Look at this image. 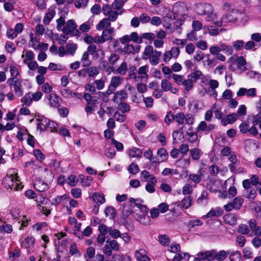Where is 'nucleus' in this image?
Wrapping results in <instances>:
<instances>
[{
    "label": "nucleus",
    "mask_w": 261,
    "mask_h": 261,
    "mask_svg": "<svg viewBox=\"0 0 261 261\" xmlns=\"http://www.w3.org/2000/svg\"><path fill=\"white\" fill-rule=\"evenodd\" d=\"M195 9L199 15L206 16L205 21H213L216 17V14L213 12V6L208 3H200L195 5Z\"/></svg>",
    "instance_id": "obj_1"
},
{
    "label": "nucleus",
    "mask_w": 261,
    "mask_h": 261,
    "mask_svg": "<svg viewBox=\"0 0 261 261\" xmlns=\"http://www.w3.org/2000/svg\"><path fill=\"white\" fill-rule=\"evenodd\" d=\"M19 177L16 174L5 177L3 180V183L5 187L8 189L14 191H18L22 189L20 184Z\"/></svg>",
    "instance_id": "obj_2"
},
{
    "label": "nucleus",
    "mask_w": 261,
    "mask_h": 261,
    "mask_svg": "<svg viewBox=\"0 0 261 261\" xmlns=\"http://www.w3.org/2000/svg\"><path fill=\"white\" fill-rule=\"evenodd\" d=\"M173 119L178 125H183L186 122L188 125H193L194 122L195 116L191 113L185 114L183 112L173 113Z\"/></svg>",
    "instance_id": "obj_3"
},
{
    "label": "nucleus",
    "mask_w": 261,
    "mask_h": 261,
    "mask_svg": "<svg viewBox=\"0 0 261 261\" xmlns=\"http://www.w3.org/2000/svg\"><path fill=\"white\" fill-rule=\"evenodd\" d=\"M120 245L115 240H107L102 248V251L107 256H111L112 250L116 251L119 250Z\"/></svg>",
    "instance_id": "obj_4"
},
{
    "label": "nucleus",
    "mask_w": 261,
    "mask_h": 261,
    "mask_svg": "<svg viewBox=\"0 0 261 261\" xmlns=\"http://www.w3.org/2000/svg\"><path fill=\"white\" fill-rule=\"evenodd\" d=\"M123 82V79L120 76H114L110 81V84L106 92V94L110 95L113 93L117 88Z\"/></svg>",
    "instance_id": "obj_5"
},
{
    "label": "nucleus",
    "mask_w": 261,
    "mask_h": 261,
    "mask_svg": "<svg viewBox=\"0 0 261 261\" xmlns=\"http://www.w3.org/2000/svg\"><path fill=\"white\" fill-rule=\"evenodd\" d=\"M77 24L73 19L68 20L66 25L63 28L62 32L64 34H70L72 36L78 35L79 31L76 29Z\"/></svg>",
    "instance_id": "obj_6"
},
{
    "label": "nucleus",
    "mask_w": 261,
    "mask_h": 261,
    "mask_svg": "<svg viewBox=\"0 0 261 261\" xmlns=\"http://www.w3.org/2000/svg\"><path fill=\"white\" fill-rule=\"evenodd\" d=\"M186 9V7L184 5L179 3L175 4L173 6L172 9V12L174 14V18L175 19L179 16L184 15Z\"/></svg>",
    "instance_id": "obj_7"
},
{
    "label": "nucleus",
    "mask_w": 261,
    "mask_h": 261,
    "mask_svg": "<svg viewBox=\"0 0 261 261\" xmlns=\"http://www.w3.org/2000/svg\"><path fill=\"white\" fill-rule=\"evenodd\" d=\"M197 256L202 260L213 261L215 259V250L199 252Z\"/></svg>",
    "instance_id": "obj_8"
},
{
    "label": "nucleus",
    "mask_w": 261,
    "mask_h": 261,
    "mask_svg": "<svg viewBox=\"0 0 261 261\" xmlns=\"http://www.w3.org/2000/svg\"><path fill=\"white\" fill-rule=\"evenodd\" d=\"M128 98V95L125 90H121L114 93L113 101L118 103L119 102H123Z\"/></svg>",
    "instance_id": "obj_9"
},
{
    "label": "nucleus",
    "mask_w": 261,
    "mask_h": 261,
    "mask_svg": "<svg viewBox=\"0 0 261 261\" xmlns=\"http://www.w3.org/2000/svg\"><path fill=\"white\" fill-rule=\"evenodd\" d=\"M34 187L39 192H43L48 189V185L40 178L36 179L34 183Z\"/></svg>",
    "instance_id": "obj_10"
},
{
    "label": "nucleus",
    "mask_w": 261,
    "mask_h": 261,
    "mask_svg": "<svg viewBox=\"0 0 261 261\" xmlns=\"http://www.w3.org/2000/svg\"><path fill=\"white\" fill-rule=\"evenodd\" d=\"M22 87L21 80L17 79L14 81L13 87L15 94L17 96L20 97L23 95V91Z\"/></svg>",
    "instance_id": "obj_11"
},
{
    "label": "nucleus",
    "mask_w": 261,
    "mask_h": 261,
    "mask_svg": "<svg viewBox=\"0 0 261 261\" xmlns=\"http://www.w3.org/2000/svg\"><path fill=\"white\" fill-rule=\"evenodd\" d=\"M135 256L137 261H150V258L147 255L146 251L142 249L136 250Z\"/></svg>",
    "instance_id": "obj_12"
},
{
    "label": "nucleus",
    "mask_w": 261,
    "mask_h": 261,
    "mask_svg": "<svg viewBox=\"0 0 261 261\" xmlns=\"http://www.w3.org/2000/svg\"><path fill=\"white\" fill-rule=\"evenodd\" d=\"M49 104L53 108H58L60 106V99L59 97L55 94H50L48 96Z\"/></svg>",
    "instance_id": "obj_13"
},
{
    "label": "nucleus",
    "mask_w": 261,
    "mask_h": 261,
    "mask_svg": "<svg viewBox=\"0 0 261 261\" xmlns=\"http://www.w3.org/2000/svg\"><path fill=\"white\" fill-rule=\"evenodd\" d=\"M149 71V68L148 65H144L141 66L137 70V73L139 75L138 77H140V81H142L143 79H147L148 77V72Z\"/></svg>",
    "instance_id": "obj_14"
},
{
    "label": "nucleus",
    "mask_w": 261,
    "mask_h": 261,
    "mask_svg": "<svg viewBox=\"0 0 261 261\" xmlns=\"http://www.w3.org/2000/svg\"><path fill=\"white\" fill-rule=\"evenodd\" d=\"M128 70L127 64L125 62H123L116 69H114L113 73L116 74H119L121 75L126 74Z\"/></svg>",
    "instance_id": "obj_15"
},
{
    "label": "nucleus",
    "mask_w": 261,
    "mask_h": 261,
    "mask_svg": "<svg viewBox=\"0 0 261 261\" xmlns=\"http://www.w3.org/2000/svg\"><path fill=\"white\" fill-rule=\"evenodd\" d=\"M238 118V115L236 113H231L228 115L226 118H222L221 123L223 125L226 126L228 123L234 122Z\"/></svg>",
    "instance_id": "obj_16"
},
{
    "label": "nucleus",
    "mask_w": 261,
    "mask_h": 261,
    "mask_svg": "<svg viewBox=\"0 0 261 261\" xmlns=\"http://www.w3.org/2000/svg\"><path fill=\"white\" fill-rule=\"evenodd\" d=\"M128 75L127 79H133L136 82H138L140 81V77H138V75H137V69L135 66H134V65L130 66L129 67V68H128Z\"/></svg>",
    "instance_id": "obj_17"
},
{
    "label": "nucleus",
    "mask_w": 261,
    "mask_h": 261,
    "mask_svg": "<svg viewBox=\"0 0 261 261\" xmlns=\"http://www.w3.org/2000/svg\"><path fill=\"white\" fill-rule=\"evenodd\" d=\"M111 25V22L107 18H105L99 21V23L96 25V29L98 31H100L102 29L105 30L112 28Z\"/></svg>",
    "instance_id": "obj_18"
},
{
    "label": "nucleus",
    "mask_w": 261,
    "mask_h": 261,
    "mask_svg": "<svg viewBox=\"0 0 261 261\" xmlns=\"http://www.w3.org/2000/svg\"><path fill=\"white\" fill-rule=\"evenodd\" d=\"M161 52L155 50L153 53L149 57V62L152 65H156L159 63V57L161 56Z\"/></svg>",
    "instance_id": "obj_19"
},
{
    "label": "nucleus",
    "mask_w": 261,
    "mask_h": 261,
    "mask_svg": "<svg viewBox=\"0 0 261 261\" xmlns=\"http://www.w3.org/2000/svg\"><path fill=\"white\" fill-rule=\"evenodd\" d=\"M56 15V11L53 9H49L47 12L46 13L43 19V22L45 24H48L49 23L51 19L54 17Z\"/></svg>",
    "instance_id": "obj_20"
},
{
    "label": "nucleus",
    "mask_w": 261,
    "mask_h": 261,
    "mask_svg": "<svg viewBox=\"0 0 261 261\" xmlns=\"http://www.w3.org/2000/svg\"><path fill=\"white\" fill-rule=\"evenodd\" d=\"M37 120L38 121V123L37 124V129L40 130V132L46 130L47 129L48 119L46 118H42Z\"/></svg>",
    "instance_id": "obj_21"
},
{
    "label": "nucleus",
    "mask_w": 261,
    "mask_h": 261,
    "mask_svg": "<svg viewBox=\"0 0 261 261\" xmlns=\"http://www.w3.org/2000/svg\"><path fill=\"white\" fill-rule=\"evenodd\" d=\"M223 210L220 207H216L214 209H212L206 215L205 217L207 218L213 217H220L222 215Z\"/></svg>",
    "instance_id": "obj_22"
},
{
    "label": "nucleus",
    "mask_w": 261,
    "mask_h": 261,
    "mask_svg": "<svg viewBox=\"0 0 261 261\" xmlns=\"http://www.w3.org/2000/svg\"><path fill=\"white\" fill-rule=\"evenodd\" d=\"M133 213V206L131 204H125L122 211V218L126 220Z\"/></svg>",
    "instance_id": "obj_23"
},
{
    "label": "nucleus",
    "mask_w": 261,
    "mask_h": 261,
    "mask_svg": "<svg viewBox=\"0 0 261 261\" xmlns=\"http://www.w3.org/2000/svg\"><path fill=\"white\" fill-rule=\"evenodd\" d=\"M220 188V183L217 180L210 181L207 185V188L212 192H216L219 190Z\"/></svg>",
    "instance_id": "obj_24"
},
{
    "label": "nucleus",
    "mask_w": 261,
    "mask_h": 261,
    "mask_svg": "<svg viewBox=\"0 0 261 261\" xmlns=\"http://www.w3.org/2000/svg\"><path fill=\"white\" fill-rule=\"evenodd\" d=\"M224 222L229 225H234L237 224V218L234 215L229 214L223 217Z\"/></svg>",
    "instance_id": "obj_25"
},
{
    "label": "nucleus",
    "mask_w": 261,
    "mask_h": 261,
    "mask_svg": "<svg viewBox=\"0 0 261 261\" xmlns=\"http://www.w3.org/2000/svg\"><path fill=\"white\" fill-rule=\"evenodd\" d=\"M157 154L159 156L157 157V163H160L165 161L168 156V152L164 148H160L157 152Z\"/></svg>",
    "instance_id": "obj_26"
},
{
    "label": "nucleus",
    "mask_w": 261,
    "mask_h": 261,
    "mask_svg": "<svg viewBox=\"0 0 261 261\" xmlns=\"http://www.w3.org/2000/svg\"><path fill=\"white\" fill-rule=\"evenodd\" d=\"M190 152L192 159L196 161L199 160L203 154L202 151L197 147L191 149Z\"/></svg>",
    "instance_id": "obj_27"
},
{
    "label": "nucleus",
    "mask_w": 261,
    "mask_h": 261,
    "mask_svg": "<svg viewBox=\"0 0 261 261\" xmlns=\"http://www.w3.org/2000/svg\"><path fill=\"white\" fill-rule=\"evenodd\" d=\"M35 242V239L32 237H28L21 244V247L26 249L33 246Z\"/></svg>",
    "instance_id": "obj_28"
},
{
    "label": "nucleus",
    "mask_w": 261,
    "mask_h": 261,
    "mask_svg": "<svg viewBox=\"0 0 261 261\" xmlns=\"http://www.w3.org/2000/svg\"><path fill=\"white\" fill-rule=\"evenodd\" d=\"M92 198L93 200L96 203L102 204L105 202L104 195L101 193H94Z\"/></svg>",
    "instance_id": "obj_29"
},
{
    "label": "nucleus",
    "mask_w": 261,
    "mask_h": 261,
    "mask_svg": "<svg viewBox=\"0 0 261 261\" xmlns=\"http://www.w3.org/2000/svg\"><path fill=\"white\" fill-rule=\"evenodd\" d=\"M238 231L242 234H247L249 236H252V233H250V229L249 227L245 224H241L239 225L238 228Z\"/></svg>",
    "instance_id": "obj_30"
},
{
    "label": "nucleus",
    "mask_w": 261,
    "mask_h": 261,
    "mask_svg": "<svg viewBox=\"0 0 261 261\" xmlns=\"http://www.w3.org/2000/svg\"><path fill=\"white\" fill-rule=\"evenodd\" d=\"M230 253L229 251L221 250L217 252L215 250V259L217 261H223L226 258L227 254Z\"/></svg>",
    "instance_id": "obj_31"
},
{
    "label": "nucleus",
    "mask_w": 261,
    "mask_h": 261,
    "mask_svg": "<svg viewBox=\"0 0 261 261\" xmlns=\"http://www.w3.org/2000/svg\"><path fill=\"white\" fill-rule=\"evenodd\" d=\"M106 217L114 219L115 217L116 210L112 206H108L105 208L104 211Z\"/></svg>",
    "instance_id": "obj_32"
},
{
    "label": "nucleus",
    "mask_w": 261,
    "mask_h": 261,
    "mask_svg": "<svg viewBox=\"0 0 261 261\" xmlns=\"http://www.w3.org/2000/svg\"><path fill=\"white\" fill-rule=\"evenodd\" d=\"M129 155L132 158H140L142 154V150L137 147H133L128 150Z\"/></svg>",
    "instance_id": "obj_33"
},
{
    "label": "nucleus",
    "mask_w": 261,
    "mask_h": 261,
    "mask_svg": "<svg viewBox=\"0 0 261 261\" xmlns=\"http://www.w3.org/2000/svg\"><path fill=\"white\" fill-rule=\"evenodd\" d=\"M188 77L191 79V81L195 82L198 80L202 79L203 74L200 70H196L191 73Z\"/></svg>",
    "instance_id": "obj_34"
},
{
    "label": "nucleus",
    "mask_w": 261,
    "mask_h": 261,
    "mask_svg": "<svg viewBox=\"0 0 261 261\" xmlns=\"http://www.w3.org/2000/svg\"><path fill=\"white\" fill-rule=\"evenodd\" d=\"M191 163L190 158H184L178 160L176 162L177 166L181 167L182 168H187Z\"/></svg>",
    "instance_id": "obj_35"
},
{
    "label": "nucleus",
    "mask_w": 261,
    "mask_h": 261,
    "mask_svg": "<svg viewBox=\"0 0 261 261\" xmlns=\"http://www.w3.org/2000/svg\"><path fill=\"white\" fill-rule=\"evenodd\" d=\"M89 53L86 51H85L82 57L81 62L83 63V66L88 67L91 64V61L89 59Z\"/></svg>",
    "instance_id": "obj_36"
},
{
    "label": "nucleus",
    "mask_w": 261,
    "mask_h": 261,
    "mask_svg": "<svg viewBox=\"0 0 261 261\" xmlns=\"http://www.w3.org/2000/svg\"><path fill=\"white\" fill-rule=\"evenodd\" d=\"M144 156L149 159L152 163H157V157H153V153L151 149L146 150L144 153Z\"/></svg>",
    "instance_id": "obj_37"
},
{
    "label": "nucleus",
    "mask_w": 261,
    "mask_h": 261,
    "mask_svg": "<svg viewBox=\"0 0 261 261\" xmlns=\"http://www.w3.org/2000/svg\"><path fill=\"white\" fill-rule=\"evenodd\" d=\"M192 200L191 196L185 197L181 201V207L185 209L188 208L192 204Z\"/></svg>",
    "instance_id": "obj_38"
},
{
    "label": "nucleus",
    "mask_w": 261,
    "mask_h": 261,
    "mask_svg": "<svg viewBox=\"0 0 261 261\" xmlns=\"http://www.w3.org/2000/svg\"><path fill=\"white\" fill-rule=\"evenodd\" d=\"M101 65L102 69L105 71L108 74H110L112 72H113V66L109 64L106 61H102Z\"/></svg>",
    "instance_id": "obj_39"
},
{
    "label": "nucleus",
    "mask_w": 261,
    "mask_h": 261,
    "mask_svg": "<svg viewBox=\"0 0 261 261\" xmlns=\"http://www.w3.org/2000/svg\"><path fill=\"white\" fill-rule=\"evenodd\" d=\"M30 43H31V42L32 43L30 46L34 49H37L40 46V43L39 42L38 39L37 37H34L33 34H31L30 35Z\"/></svg>",
    "instance_id": "obj_40"
},
{
    "label": "nucleus",
    "mask_w": 261,
    "mask_h": 261,
    "mask_svg": "<svg viewBox=\"0 0 261 261\" xmlns=\"http://www.w3.org/2000/svg\"><path fill=\"white\" fill-rule=\"evenodd\" d=\"M136 220L138 221L140 223L145 225H147L149 224L150 219L149 216H147L145 215H136Z\"/></svg>",
    "instance_id": "obj_41"
},
{
    "label": "nucleus",
    "mask_w": 261,
    "mask_h": 261,
    "mask_svg": "<svg viewBox=\"0 0 261 261\" xmlns=\"http://www.w3.org/2000/svg\"><path fill=\"white\" fill-rule=\"evenodd\" d=\"M113 32V28L105 29L102 31L101 35L106 40H111L112 39V34Z\"/></svg>",
    "instance_id": "obj_42"
},
{
    "label": "nucleus",
    "mask_w": 261,
    "mask_h": 261,
    "mask_svg": "<svg viewBox=\"0 0 261 261\" xmlns=\"http://www.w3.org/2000/svg\"><path fill=\"white\" fill-rule=\"evenodd\" d=\"M89 77H94L99 73V68L96 66L90 67L87 69Z\"/></svg>",
    "instance_id": "obj_43"
},
{
    "label": "nucleus",
    "mask_w": 261,
    "mask_h": 261,
    "mask_svg": "<svg viewBox=\"0 0 261 261\" xmlns=\"http://www.w3.org/2000/svg\"><path fill=\"white\" fill-rule=\"evenodd\" d=\"M122 11H120V12H118L117 11L115 10H112L111 12H110V13H109V15H108L107 16H108V18H106L108 20H109V21L113 22L115 21L118 15H121L122 14Z\"/></svg>",
    "instance_id": "obj_44"
},
{
    "label": "nucleus",
    "mask_w": 261,
    "mask_h": 261,
    "mask_svg": "<svg viewBox=\"0 0 261 261\" xmlns=\"http://www.w3.org/2000/svg\"><path fill=\"white\" fill-rule=\"evenodd\" d=\"M231 61L232 62L236 61L238 65H245L246 64V61L243 56L237 57V56L233 55L230 58Z\"/></svg>",
    "instance_id": "obj_45"
},
{
    "label": "nucleus",
    "mask_w": 261,
    "mask_h": 261,
    "mask_svg": "<svg viewBox=\"0 0 261 261\" xmlns=\"http://www.w3.org/2000/svg\"><path fill=\"white\" fill-rule=\"evenodd\" d=\"M229 259L231 261H242L241 252L239 251H236L230 253Z\"/></svg>",
    "instance_id": "obj_46"
},
{
    "label": "nucleus",
    "mask_w": 261,
    "mask_h": 261,
    "mask_svg": "<svg viewBox=\"0 0 261 261\" xmlns=\"http://www.w3.org/2000/svg\"><path fill=\"white\" fill-rule=\"evenodd\" d=\"M120 59V56L116 54H111L108 58V62L112 66L115 65Z\"/></svg>",
    "instance_id": "obj_47"
},
{
    "label": "nucleus",
    "mask_w": 261,
    "mask_h": 261,
    "mask_svg": "<svg viewBox=\"0 0 261 261\" xmlns=\"http://www.w3.org/2000/svg\"><path fill=\"white\" fill-rule=\"evenodd\" d=\"M66 47L67 53L71 55H73L77 49V45L74 43H68Z\"/></svg>",
    "instance_id": "obj_48"
},
{
    "label": "nucleus",
    "mask_w": 261,
    "mask_h": 261,
    "mask_svg": "<svg viewBox=\"0 0 261 261\" xmlns=\"http://www.w3.org/2000/svg\"><path fill=\"white\" fill-rule=\"evenodd\" d=\"M158 239L161 244L164 246H167L170 243L169 238L166 234L159 235Z\"/></svg>",
    "instance_id": "obj_49"
},
{
    "label": "nucleus",
    "mask_w": 261,
    "mask_h": 261,
    "mask_svg": "<svg viewBox=\"0 0 261 261\" xmlns=\"http://www.w3.org/2000/svg\"><path fill=\"white\" fill-rule=\"evenodd\" d=\"M12 226L6 223L0 226V232L1 233H10L12 231Z\"/></svg>",
    "instance_id": "obj_50"
},
{
    "label": "nucleus",
    "mask_w": 261,
    "mask_h": 261,
    "mask_svg": "<svg viewBox=\"0 0 261 261\" xmlns=\"http://www.w3.org/2000/svg\"><path fill=\"white\" fill-rule=\"evenodd\" d=\"M122 52L125 54H133L135 53V46L132 44H126L124 45Z\"/></svg>",
    "instance_id": "obj_51"
},
{
    "label": "nucleus",
    "mask_w": 261,
    "mask_h": 261,
    "mask_svg": "<svg viewBox=\"0 0 261 261\" xmlns=\"http://www.w3.org/2000/svg\"><path fill=\"white\" fill-rule=\"evenodd\" d=\"M193 82L191 81V79L188 76V79L184 80L182 84L185 86V88L186 91H190L193 87Z\"/></svg>",
    "instance_id": "obj_52"
},
{
    "label": "nucleus",
    "mask_w": 261,
    "mask_h": 261,
    "mask_svg": "<svg viewBox=\"0 0 261 261\" xmlns=\"http://www.w3.org/2000/svg\"><path fill=\"white\" fill-rule=\"evenodd\" d=\"M221 51H224L227 55H230L233 53V50L231 46L227 45L224 43L220 44Z\"/></svg>",
    "instance_id": "obj_53"
},
{
    "label": "nucleus",
    "mask_w": 261,
    "mask_h": 261,
    "mask_svg": "<svg viewBox=\"0 0 261 261\" xmlns=\"http://www.w3.org/2000/svg\"><path fill=\"white\" fill-rule=\"evenodd\" d=\"M80 178L82 181L83 185L86 187L89 186L93 180L92 177L89 176L86 177L84 175H81Z\"/></svg>",
    "instance_id": "obj_54"
},
{
    "label": "nucleus",
    "mask_w": 261,
    "mask_h": 261,
    "mask_svg": "<svg viewBox=\"0 0 261 261\" xmlns=\"http://www.w3.org/2000/svg\"><path fill=\"white\" fill-rule=\"evenodd\" d=\"M62 95L65 98H71L75 97L76 95L75 92H72L71 90L68 89H63L61 90Z\"/></svg>",
    "instance_id": "obj_55"
},
{
    "label": "nucleus",
    "mask_w": 261,
    "mask_h": 261,
    "mask_svg": "<svg viewBox=\"0 0 261 261\" xmlns=\"http://www.w3.org/2000/svg\"><path fill=\"white\" fill-rule=\"evenodd\" d=\"M171 86L172 84L166 79H164L161 81V87L164 91H169V89Z\"/></svg>",
    "instance_id": "obj_56"
},
{
    "label": "nucleus",
    "mask_w": 261,
    "mask_h": 261,
    "mask_svg": "<svg viewBox=\"0 0 261 261\" xmlns=\"http://www.w3.org/2000/svg\"><path fill=\"white\" fill-rule=\"evenodd\" d=\"M92 21L89 19L87 22L83 23L80 26V30L83 32H88L90 30V25Z\"/></svg>",
    "instance_id": "obj_57"
},
{
    "label": "nucleus",
    "mask_w": 261,
    "mask_h": 261,
    "mask_svg": "<svg viewBox=\"0 0 261 261\" xmlns=\"http://www.w3.org/2000/svg\"><path fill=\"white\" fill-rule=\"evenodd\" d=\"M207 193L205 191H203L201 192L200 196L197 199V202L199 204H203L204 203L203 201H205V203L207 202Z\"/></svg>",
    "instance_id": "obj_58"
},
{
    "label": "nucleus",
    "mask_w": 261,
    "mask_h": 261,
    "mask_svg": "<svg viewBox=\"0 0 261 261\" xmlns=\"http://www.w3.org/2000/svg\"><path fill=\"white\" fill-rule=\"evenodd\" d=\"M48 68L52 71H62L65 69V67L61 65L56 64L54 63H50Z\"/></svg>",
    "instance_id": "obj_59"
},
{
    "label": "nucleus",
    "mask_w": 261,
    "mask_h": 261,
    "mask_svg": "<svg viewBox=\"0 0 261 261\" xmlns=\"http://www.w3.org/2000/svg\"><path fill=\"white\" fill-rule=\"evenodd\" d=\"M186 135L188 136V141L191 143L197 142L198 136L196 133L187 132Z\"/></svg>",
    "instance_id": "obj_60"
},
{
    "label": "nucleus",
    "mask_w": 261,
    "mask_h": 261,
    "mask_svg": "<svg viewBox=\"0 0 261 261\" xmlns=\"http://www.w3.org/2000/svg\"><path fill=\"white\" fill-rule=\"evenodd\" d=\"M57 126L58 124L55 122L48 119L46 130L50 131V132H57Z\"/></svg>",
    "instance_id": "obj_61"
},
{
    "label": "nucleus",
    "mask_w": 261,
    "mask_h": 261,
    "mask_svg": "<svg viewBox=\"0 0 261 261\" xmlns=\"http://www.w3.org/2000/svg\"><path fill=\"white\" fill-rule=\"evenodd\" d=\"M97 100L94 99V101L87 102V106L85 108V111L87 113H91L93 111V109L95 107V103L96 102Z\"/></svg>",
    "instance_id": "obj_62"
},
{
    "label": "nucleus",
    "mask_w": 261,
    "mask_h": 261,
    "mask_svg": "<svg viewBox=\"0 0 261 261\" xmlns=\"http://www.w3.org/2000/svg\"><path fill=\"white\" fill-rule=\"evenodd\" d=\"M192 192V186L190 183L186 184L182 189V193L184 195H189Z\"/></svg>",
    "instance_id": "obj_63"
},
{
    "label": "nucleus",
    "mask_w": 261,
    "mask_h": 261,
    "mask_svg": "<svg viewBox=\"0 0 261 261\" xmlns=\"http://www.w3.org/2000/svg\"><path fill=\"white\" fill-rule=\"evenodd\" d=\"M22 102L26 106H30L32 101V97L30 93H27L25 95L23 98L21 99Z\"/></svg>",
    "instance_id": "obj_64"
}]
</instances>
